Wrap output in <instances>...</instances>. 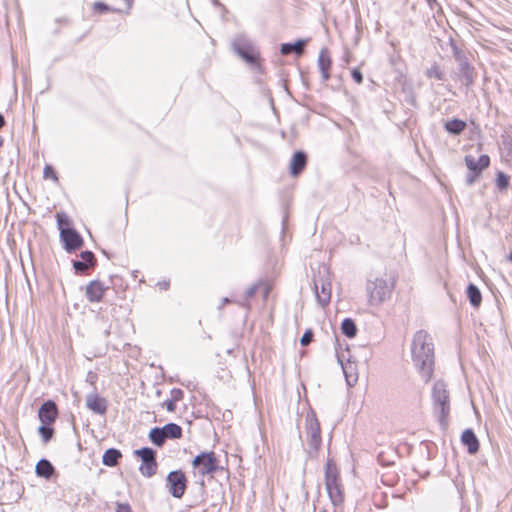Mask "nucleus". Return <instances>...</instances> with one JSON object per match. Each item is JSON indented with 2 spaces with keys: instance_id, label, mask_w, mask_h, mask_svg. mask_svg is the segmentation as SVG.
Listing matches in <instances>:
<instances>
[{
  "instance_id": "nucleus-24",
  "label": "nucleus",
  "mask_w": 512,
  "mask_h": 512,
  "mask_svg": "<svg viewBox=\"0 0 512 512\" xmlns=\"http://www.w3.org/2000/svg\"><path fill=\"white\" fill-rule=\"evenodd\" d=\"M122 457L120 450L116 448L107 449L102 456V463L107 467H114Z\"/></svg>"
},
{
  "instance_id": "nucleus-2",
  "label": "nucleus",
  "mask_w": 512,
  "mask_h": 512,
  "mask_svg": "<svg viewBox=\"0 0 512 512\" xmlns=\"http://www.w3.org/2000/svg\"><path fill=\"white\" fill-rule=\"evenodd\" d=\"M394 280H389L386 274H370L366 282L368 303L379 306L391 297L394 290Z\"/></svg>"
},
{
  "instance_id": "nucleus-9",
  "label": "nucleus",
  "mask_w": 512,
  "mask_h": 512,
  "mask_svg": "<svg viewBox=\"0 0 512 512\" xmlns=\"http://www.w3.org/2000/svg\"><path fill=\"white\" fill-rule=\"evenodd\" d=\"M166 487L174 498H182L187 488L185 473L182 470L171 471L166 477Z\"/></svg>"
},
{
  "instance_id": "nucleus-37",
  "label": "nucleus",
  "mask_w": 512,
  "mask_h": 512,
  "mask_svg": "<svg viewBox=\"0 0 512 512\" xmlns=\"http://www.w3.org/2000/svg\"><path fill=\"white\" fill-rule=\"evenodd\" d=\"M351 76L357 84H361L363 82V75L359 69H357V68L353 69Z\"/></svg>"
},
{
  "instance_id": "nucleus-49",
  "label": "nucleus",
  "mask_w": 512,
  "mask_h": 512,
  "mask_svg": "<svg viewBox=\"0 0 512 512\" xmlns=\"http://www.w3.org/2000/svg\"><path fill=\"white\" fill-rule=\"evenodd\" d=\"M466 77H467V79H468V82H472L471 77H470V76H468V74H467V73H466Z\"/></svg>"
},
{
  "instance_id": "nucleus-44",
  "label": "nucleus",
  "mask_w": 512,
  "mask_h": 512,
  "mask_svg": "<svg viewBox=\"0 0 512 512\" xmlns=\"http://www.w3.org/2000/svg\"><path fill=\"white\" fill-rule=\"evenodd\" d=\"M5 125V118L4 116L0 113V130L2 129V127Z\"/></svg>"
},
{
  "instance_id": "nucleus-35",
  "label": "nucleus",
  "mask_w": 512,
  "mask_h": 512,
  "mask_svg": "<svg viewBox=\"0 0 512 512\" xmlns=\"http://www.w3.org/2000/svg\"><path fill=\"white\" fill-rule=\"evenodd\" d=\"M312 339H313V332H312V330L308 329L302 335V337L300 339V344L302 346H307L311 343Z\"/></svg>"
},
{
  "instance_id": "nucleus-48",
  "label": "nucleus",
  "mask_w": 512,
  "mask_h": 512,
  "mask_svg": "<svg viewBox=\"0 0 512 512\" xmlns=\"http://www.w3.org/2000/svg\"><path fill=\"white\" fill-rule=\"evenodd\" d=\"M463 69L470 70V67H469V65H468V64H465V65H463Z\"/></svg>"
},
{
  "instance_id": "nucleus-40",
  "label": "nucleus",
  "mask_w": 512,
  "mask_h": 512,
  "mask_svg": "<svg viewBox=\"0 0 512 512\" xmlns=\"http://www.w3.org/2000/svg\"><path fill=\"white\" fill-rule=\"evenodd\" d=\"M117 512H132L131 507L127 503H118Z\"/></svg>"
},
{
  "instance_id": "nucleus-34",
  "label": "nucleus",
  "mask_w": 512,
  "mask_h": 512,
  "mask_svg": "<svg viewBox=\"0 0 512 512\" xmlns=\"http://www.w3.org/2000/svg\"><path fill=\"white\" fill-rule=\"evenodd\" d=\"M43 176L45 179H52L54 181L58 180L57 174L54 168L50 165H46L43 170Z\"/></svg>"
},
{
  "instance_id": "nucleus-21",
  "label": "nucleus",
  "mask_w": 512,
  "mask_h": 512,
  "mask_svg": "<svg viewBox=\"0 0 512 512\" xmlns=\"http://www.w3.org/2000/svg\"><path fill=\"white\" fill-rule=\"evenodd\" d=\"M182 428L176 423H168L162 426V443L166 439H180L182 437Z\"/></svg>"
},
{
  "instance_id": "nucleus-45",
  "label": "nucleus",
  "mask_w": 512,
  "mask_h": 512,
  "mask_svg": "<svg viewBox=\"0 0 512 512\" xmlns=\"http://www.w3.org/2000/svg\"><path fill=\"white\" fill-rule=\"evenodd\" d=\"M169 287V283L166 281H162V290H166Z\"/></svg>"
},
{
  "instance_id": "nucleus-26",
  "label": "nucleus",
  "mask_w": 512,
  "mask_h": 512,
  "mask_svg": "<svg viewBox=\"0 0 512 512\" xmlns=\"http://www.w3.org/2000/svg\"><path fill=\"white\" fill-rule=\"evenodd\" d=\"M338 361L342 366L343 373L345 375V379L347 382V385L352 387L357 382V375L354 373V367L351 363H347L346 365L343 364L341 358L338 356Z\"/></svg>"
},
{
  "instance_id": "nucleus-41",
  "label": "nucleus",
  "mask_w": 512,
  "mask_h": 512,
  "mask_svg": "<svg viewBox=\"0 0 512 512\" xmlns=\"http://www.w3.org/2000/svg\"><path fill=\"white\" fill-rule=\"evenodd\" d=\"M507 160L512 164V141L509 143L508 146Z\"/></svg>"
},
{
  "instance_id": "nucleus-17",
  "label": "nucleus",
  "mask_w": 512,
  "mask_h": 512,
  "mask_svg": "<svg viewBox=\"0 0 512 512\" xmlns=\"http://www.w3.org/2000/svg\"><path fill=\"white\" fill-rule=\"evenodd\" d=\"M307 164V155L303 151H297L294 153L291 163L290 172L293 176L299 175Z\"/></svg>"
},
{
  "instance_id": "nucleus-15",
  "label": "nucleus",
  "mask_w": 512,
  "mask_h": 512,
  "mask_svg": "<svg viewBox=\"0 0 512 512\" xmlns=\"http://www.w3.org/2000/svg\"><path fill=\"white\" fill-rule=\"evenodd\" d=\"M86 406L94 413L104 415L107 412V401L96 393L86 396Z\"/></svg>"
},
{
  "instance_id": "nucleus-27",
  "label": "nucleus",
  "mask_w": 512,
  "mask_h": 512,
  "mask_svg": "<svg viewBox=\"0 0 512 512\" xmlns=\"http://www.w3.org/2000/svg\"><path fill=\"white\" fill-rule=\"evenodd\" d=\"M467 296L469 298L470 304L473 307H479L482 301V296L479 288L470 283L467 287Z\"/></svg>"
},
{
  "instance_id": "nucleus-30",
  "label": "nucleus",
  "mask_w": 512,
  "mask_h": 512,
  "mask_svg": "<svg viewBox=\"0 0 512 512\" xmlns=\"http://www.w3.org/2000/svg\"><path fill=\"white\" fill-rule=\"evenodd\" d=\"M496 186L500 191L507 190L510 182V177L504 172L499 171L496 175Z\"/></svg>"
},
{
  "instance_id": "nucleus-33",
  "label": "nucleus",
  "mask_w": 512,
  "mask_h": 512,
  "mask_svg": "<svg viewBox=\"0 0 512 512\" xmlns=\"http://www.w3.org/2000/svg\"><path fill=\"white\" fill-rule=\"evenodd\" d=\"M426 75L430 78H436L437 80L443 79V72H441L436 65H433L431 68H429L426 72Z\"/></svg>"
},
{
  "instance_id": "nucleus-3",
  "label": "nucleus",
  "mask_w": 512,
  "mask_h": 512,
  "mask_svg": "<svg viewBox=\"0 0 512 512\" xmlns=\"http://www.w3.org/2000/svg\"><path fill=\"white\" fill-rule=\"evenodd\" d=\"M325 488L334 507H341L345 500L344 486L340 472L332 459L325 464Z\"/></svg>"
},
{
  "instance_id": "nucleus-31",
  "label": "nucleus",
  "mask_w": 512,
  "mask_h": 512,
  "mask_svg": "<svg viewBox=\"0 0 512 512\" xmlns=\"http://www.w3.org/2000/svg\"><path fill=\"white\" fill-rule=\"evenodd\" d=\"M56 218H57V226H58V229L60 232H61V229L72 228L70 226V224H71L70 220L66 214L57 213Z\"/></svg>"
},
{
  "instance_id": "nucleus-22",
  "label": "nucleus",
  "mask_w": 512,
  "mask_h": 512,
  "mask_svg": "<svg viewBox=\"0 0 512 512\" xmlns=\"http://www.w3.org/2000/svg\"><path fill=\"white\" fill-rule=\"evenodd\" d=\"M307 43V40H297L295 43H284L281 45V53L283 55H288L290 53H295L296 55H302L304 52V47Z\"/></svg>"
},
{
  "instance_id": "nucleus-16",
  "label": "nucleus",
  "mask_w": 512,
  "mask_h": 512,
  "mask_svg": "<svg viewBox=\"0 0 512 512\" xmlns=\"http://www.w3.org/2000/svg\"><path fill=\"white\" fill-rule=\"evenodd\" d=\"M465 164L469 171H475L481 174L482 171L490 165V158L486 154L481 155L477 159L472 155H466Z\"/></svg>"
},
{
  "instance_id": "nucleus-32",
  "label": "nucleus",
  "mask_w": 512,
  "mask_h": 512,
  "mask_svg": "<svg viewBox=\"0 0 512 512\" xmlns=\"http://www.w3.org/2000/svg\"><path fill=\"white\" fill-rule=\"evenodd\" d=\"M149 438L154 445L160 447V426H155L151 429Z\"/></svg>"
},
{
  "instance_id": "nucleus-20",
  "label": "nucleus",
  "mask_w": 512,
  "mask_h": 512,
  "mask_svg": "<svg viewBox=\"0 0 512 512\" xmlns=\"http://www.w3.org/2000/svg\"><path fill=\"white\" fill-rule=\"evenodd\" d=\"M35 473L38 477L49 480L54 475L55 468L49 460L42 458L35 466Z\"/></svg>"
},
{
  "instance_id": "nucleus-12",
  "label": "nucleus",
  "mask_w": 512,
  "mask_h": 512,
  "mask_svg": "<svg viewBox=\"0 0 512 512\" xmlns=\"http://www.w3.org/2000/svg\"><path fill=\"white\" fill-rule=\"evenodd\" d=\"M79 256V260L72 261L76 274H86L90 269H93L96 266L97 260L92 251H82Z\"/></svg>"
},
{
  "instance_id": "nucleus-14",
  "label": "nucleus",
  "mask_w": 512,
  "mask_h": 512,
  "mask_svg": "<svg viewBox=\"0 0 512 512\" xmlns=\"http://www.w3.org/2000/svg\"><path fill=\"white\" fill-rule=\"evenodd\" d=\"M107 287L99 280L90 281L85 290V295L89 302H100L104 296Z\"/></svg>"
},
{
  "instance_id": "nucleus-7",
  "label": "nucleus",
  "mask_w": 512,
  "mask_h": 512,
  "mask_svg": "<svg viewBox=\"0 0 512 512\" xmlns=\"http://www.w3.org/2000/svg\"><path fill=\"white\" fill-rule=\"evenodd\" d=\"M192 465L200 476L213 475L218 471V459L214 452H202L198 454L192 461Z\"/></svg>"
},
{
  "instance_id": "nucleus-38",
  "label": "nucleus",
  "mask_w": 512,
  "mask_h": 512,
  "mask_svg": "<svg viewBox=\"0 0 512 512\" xmlns=\"http://www.w3.org/2000/svg\"><path fill=\"white\" fill-rule=\"evenodd\" d=\"M257 290H258V284H254V285L250 286V287L246 290V292H245V298H246V300H248V299L252 298V297L256 294Z\"/></svg>"
},
{
  "instance_id": "nucleus-50",
  "label": "nucleus",
  "mask_w": 512,
  "mask_h": 512,
  "mask_svg": "<svg viewBox=\"0 0 512 512\" xmlns=\"http://www.w3.org/2000/svg\"><path fill=\"white\" fill-rule=\"evenodd\" d=\"M156 395H157V396H159V395H160V390H159V389H157V390H156Z\"/></svg>"
},
{
  "instance_id": "nucleus-6",
  "label": "nucleus",
  "mask_w": 512,
  "mask_h": 512,
  "mask_svg": "<svg viewBox=\"0 0 512 512\" xmlns=\"http://www.w3.org/2000/svg\"><path fill=\"white\" fill-rule=\"evenodd\" d=\"M305 429L308 442L307 452L310 458H314L317 456L322 443L320 425L314 415H307Z\"/></svg>"
},
{
  "instance_id": "nucleus-11",
  "label": "nucleus",
  "mask_w": 512,
  "mask_h": 512,
  "mask_svg": "<svg viewBox=\"0 0 512 512\" xmlns=\"http://www.w3.org/2000/svg\"><path fill=\"white\" fill-rule=\"evenodd\" d=\"M332 285L328 278H315L314 279V291L318 303L325 307L330 303L331 300Z\"/></svg>"
},
{
  "instance_id": "nucleus-4",
  "label": "nucleus",
  "mask_w": 512,
  "mask_h": 512,
  "mask_svg": "<svg viewBox=\"0 0 512 512\" xmlns=\"http://www.w3.org/2000/svg\"><path fill=\"white\" fill-rule=\"evenodd\" d=\"M432 399L434 411L442 425L446 424V419L450 413L449 392L447 385L439 380L436 381L432 389Z\"/></svg>"
},
{
  "instance_id": "nucleus-42",
  "label": "nucleus",
  "mask_w": 512,
  "mask_h": 512,
  "mask_svg": "<svg viewBox=\"0 0 512 512\" xmlns=\"http://www.w3.org/2000/svg\"><path fill=\"white\" fill-rule=\"evenodd\" d=\"M126 4L127 10L131 9L134 0H123Z\"/></svg>"
},
{
  "instance_id": "nucleus-19",
  "label": "nucleus",
  "mask_w": 512,
  "mask_h": 512,
  "mask_svg": "<svg viewBox=\"0 0 512 512\" xmlns=\"http://www.w3.org/2000/svg\"><path fill=\"white\" fill-rule=\"evenodd\" d=\"M461 441L467 446L468 453L475 454L479 450V441L472 429L463 431Z\"/></svg>"
},
{
  "instance_id": "nucleus-1",
  "label": "nucleus",
  "mask_w": 512,
  "mask_h": 512,
  "mask_svg": "<svg viewBox=\"0 0 512 512\" xmlns=\"http://www.w3.org/2000/svg\"><path fill=\"white\" fill-rule=\"evenodd\" d=\"M411 355L418 373L426 383L429 382L434 370V345L426 331L419 330L414 334Z\"/></svg>"
},
{
  "instance_id": "nucleus-36",
  "label": "nucleus",
  "mask_w": 512,
  "mask_h": 512,
  "mask_svg": "<svg viewBox=\"0 0 512 512\" xmlns=\"http://www.w3.org/2000/svg\"><path fill=\"white\" fill-rule=\"evenodd\" d=\"M479 176L480 173L475 171H469V173L466 176V184L469 186L473 185Z\"/></svg>"
},
{
  "instance_id": "nucleus-52",
  "label": "nucleus",
  "mask_w": 512,
  "mask_h": 512,
  "mask_svg": "<svg viewBox=\"0 0 512 512\" xmlns=\"http://www.w3.org/2000/svg\"><path fill=\"white\" fill-rule=\"evenodd\" d=\"M213 3H214V4H218V1H217V0H213Z\"/></svg>"
},
{
  "instance_id": "nucleus-46",
  "label": "nucleus",
  "mask_w": 512,
  "mask_h": 512,
  "mask_svg": "<svg viewBox=\"0 0 512 512\" xmlns=\"http://www.w3.org/2000/svg\"><path fill=\"white\" fill-rule=\"evenodd\" d=\"M430 8H433V4L436 3V0H425Z\"/></svg>"
},
{
  "instance_id": "nucleus-51",
  "label": "nucleus",
  "mask_w": 512,
  "mask_h": 512,
  "mask_svg": "<svg viewBox=\"0 0 512 512\" xmlns=\"http://www.w3.org/2000/svg\"><path fill=\"white\" fill-rule=\"evenodd\" d=\"M213 3H214V4H218V1H217V0H213Z\"/></svg>"
},
{
  "instance_id": "nucleus-43",
  "label": "nucleus",
  "mask_w": 512,
  "mask_h": 512,
  "mask_svg": "<svg viewBox=\"0 0 512 512\" xmlns=\"http://www.w3.org/2000/svg\"><path fill=\"white\" fill-rule=\"evenodd\" d=\"M230 302H231V300H230L229 298L224 297V298L221 300V305H220V307H219V308H222L225 304L230 303Z\"/></svg>"
},
{
  "instance_id": "nucleus-8",
  "label": "nucleus",
  "mask_w": 512,
  "mask_h": 512,
  "mask_svg": "<svg viewBox=\"0 0 512 512\" xmlns=\"http://www.w3.org/2000/svg\"><path fill=\"white\" fill-rule=\"evenodd\" d=\"M134 454L141 459L139 470L145 477H151L157 473L158 464L156 451L150 447H143L134 451Z\"/></svg>"
},
{
  "instance_id": "nucleus-28",
  "label": "nucleus",
  "mask_w": 512,
  "mask_h": 512,
  "mask_svg": "<svg viewBox=\"0 0 512 512\" xmlns=\"http://www.w3.org/2000/svg\"><path fill=\"white\" fill-rule=\"evenodd\" d=\"M341 330L342 333L349 338H353L357 334L356 324L351 318H346L343 320L341 324Z\"/></svg>"
},
{
  "instance_id": "nucleus-5",
  "label": "nucleus",
  "mask_w": 512,
  "mask_h": 512,
  "mask_svg": "<svg viewBox=\"0 0 512 512\" xmlns=\"http://www.w3.org/2000/svg\"><path fill=\"white\" fill-rule=\"evenodd\" d=\"M232 47L234 52L249 65L259 68V53L253 43L246 36H237L232 42Z\"/></svg>"
},
{
  "instance_id": "nucleus-23",
  "label": "nucleus",
  "mask_w": 512,
  "mask_h": 512,
  "mask_svg": "<svg viewBox=\"0 0 512 512\" xmlns=\"http://www.w3.org/2000/svg\"><path fill=\"white\" fill-rule=\"evenodd\" d=\"M183 397L184 392L181 389L174 388L170 391V397L162 403V406H165L167 411L174 412L176 409V403L181 401Z\"/></svg>"
},
{
  "instance_id": "nucleus-47",
  "label": "nucleus",
  "mask_w": 512,
  "mask_h": 512,
  "mask_svg": "<svg viewBox=\"0 0 512 512\" xmlns=\"http://www.w3.org/2000/svg\"><path fill=\"white\" fill-rule=\"evenodd\" d=\"M508 261L512 262V252L507 257Z\"/></svg>"
},
{
  "instance_id": "nucleus-39",
  "label": "nucleus",
  "mask_w": 512,
  "mask_h": 512,
  "mask_svg": "<svg viewBox=\"0 0 512 512\" xmlns=\"http://www.w3.org/2000/svg\"><path fill=\"white\" fill-rule=\"evenodd\" d=\"M94 9L96 11L104 13V12H107L109 10V7L105 3H103V2H95L94 3Z\"/></svg>"
},
{
  "instance_id": "nucleus-18",
  "label": "nucleus",
  "mask_w": 512,
  "mask_h": 512,
  "mask_svg": "<svg viewBox=\"0 0 512 512\" xmlns=\"http://www.w3.org/2000/svg\"><path fill=\"white\" fill-rule=\"evenodd\" d=\"M331 58L328 54L327 49H322L318 56V67L320 69L322 79L324 82L328 81L330 78V67H331Z\"/></svg>"
},
{
  "instance_id": "nucleus-13",
  "label": "nucleus",
  "mask_w": 512,
  "mask_h": 512,
  "mask_svg": "<svg viewBox=\"0 0 512 512\" xmlns=\"http://www.w3.org/2000/svg\"><path fill=\"white\" fill-rule=\"evenodd\" d=\"M58 417V408L54 401H45L38 410V418L42 424H53Z\"/></svg>"
},
{
  "instance_id": "nucleus-29",
  "label": "nucleus",
  "mask_w": 512,
  "mask_h": 512,
  "mask_svg": "<svg viewBox=\"0 0 512 512\" xmlns=\"http://www.w3.org/2000/svg\"><path fill=\"white\" fill-rule=\"evenodd\" d=\"M51 425L52 424H42L38 427V433L44 443H48L54 436V428Z\"/></svg>"
},
{
  "instance_id": "nucleus-25",
  "label": "nucleus",
  "mask_w": 512,
  "mask_h": 512,
  "mask_svg": "<svg viewBox=\"0 0 512 512\" xmlns=\"http://www.w3.org/2000/svg\"><path fill=\"white\" fill-rule=\"evenodd\" d=\"M466 126V122L458 118H453L444 124L445 130L453 135L461 134Z\"/></svg>"
},
{
  "instance_id": "nucleus-10",
  "label": "nucleus",
  "mask_w": 512,
  "mask_h": 512,
  "mask_svg": "<svg viewBox=\"0 0 512 512\" xmlns=\"http://www.w3.org/2000/svg\"><path fill=\"white\" fill-rule=\"evenodd\" d=\"M60 241L66 252L72 253L80 249L83 244V238L75 228L61 229Z\"/></svg>"
}]
</instances>
